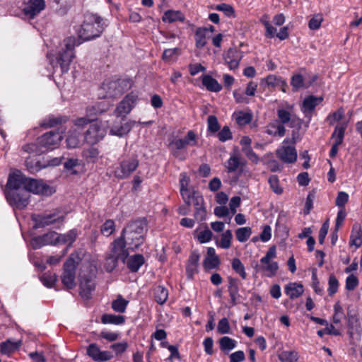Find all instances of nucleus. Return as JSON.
I'll return each mask as SVG.
<instances>
[{
  "label": "nucleus",
  "mask_w": 362,
  "mask_h": 362,
  "mask_svg": "<svg viewBox=\"0 0 362 362\" xmlns=\"http://www.w3.org/2000/svg\"><path fill=\"white\" fill-rule=\"evenodd\" d=\"M146 231V221L137 219L127 223L123 228L120 237L125 240L128 249L134 250L144 243Z\"/></svg>",
  "instance_id": "nucleus-1"
},
{
  "label": "nucleus",
  "mask_w": 362,
  "mask_h": 362,
  "mask_svg": "<svg viewBox=\"0 0 362 362\" xmlns=\"http://www.w3.org/2000/svg\"><path fill=\"white\" fill-rule=\"evenodd\" d=\"M103 18L95 14H88L78 31V37L88 41L99 37L104 30Z\"/></svg>",
  "instance_id": "nucleus-2"
},
{
  "label": "nucleus",
  "mask_w": 362,
  "mask_h": 362,
  "mask_svg": "<svg viewBox=\"0 0 362 362\" xmlns=\"http://www.w3.org/2000/svg\"><path fill=\"white\" fill-rule=\"evenodd\" d=\"M81 44V42L74 37H69L64 40L65 47L59 52L56 58L57 63L60 65L63 73L67 72L70 64L74 58V48Z\"/></svg>",
  "instance_id": "nucleus-3"
},
{
  "label": "nucleus",
  "mask_w": 362,
  "mask_h": 362,
  "mask_svg": "<svg viewBox=\"0 0 362 362\" xmlns=\"http://www.w3.org/2000/svg\"><path fill=\"white\" fill-rule=\"evenodd\" d=\"M80 262V257L77 253H72L64 264V272L62 275V282L68 289H72L76 286V269Z\"/></svg>",
  "instance_id": "nucleus-4"
},
{
  "label": "nucleus",
  "mask_w": 362,
  "mask_h": 362,
  "mask_svg": "<svg viewBox=\"0 0 362 362\" xmlns=\"http://www.w3.org/2000/svg\"><path fill=\"white\" fill-rule=\"evenodd\" d=\"M346 317L347 318L348 333L351 339V342L354 344L360 339L362 329L359 322L358 313L351 305L347 307Z\"/></svg>",
  "instance_id": "nucleus-5"
},
{
  "label": "nucleus",
  "mask_w": 362,
  "mask_h": 362,
  "mask_svg": "<svg viewBox=\"0 0 362 362\" xmlns=\"http://www.w3.org/2000/svg\"><path fill=\"white\" fill-rule=\"evenodd\" d=\"M30 197L28 192L23 188L20 190H8L6 194L9 204L18 209H23L28 205Z\"/></svg>",
  "instance_id": "nucleus-6"
},
{
  "label": "nucleus",
  "mask_w": 362,
  "mask_h": 362,
  "mask_svg": "<svg viewBox=\"0 0 362 362\" xmlns=\"http://www.w3.org/2000/svg\"><path fill=\"white\" fill-rule=\"evenodd\" d=\"M28 193L30 192L36 194L51 195L54 193L53 189L45 184L42 180L33 178L26 177L24 179V187Z\"/></svg>",
  "instance_id": "nucleus-7"
},
{
  "label": "nucleus",
  "mask_w": 362,
  "mask_h": 362,
  "mask_svg": "<svg viewBox=\"0 0 362 362\" xmlns=\"http://www.w3.org/2000/svg\"><path fill=\"white\" fill-rule=\"evenodd\" d=\"M95 274L86 269L79 274L80 294L82 298L88 299L92 291L95 289Z\"/></svg>",
  "instance_id": "nucleus-8"
},
{
  "label": "nucleus",
  "mask_w": 362,
  "mask_h": 362,
  "mask_svg": "<svg viewBox=\"0 0 362 362\" xmlns=\"http://www.w3.org/2000/svg\"><path fill=\"white\" fill-rule=\"evenodd\" d=\"M196 143V134L193 131H189L185 138L170 141L168 146L172 154L175 157L179 158L180 150L185 148L188 145H195Z\"/></svg>",
  "instance_id": "nucleus-9"
},
{
  "label": "nucleus",
  "mask_w": 362,
  "mask_h": 362,
  "mask_svg": "<svg viewBox=\"0 0 362 362\" xmlns=\"http://www.w3.org/2000/svg\"><path fill=\"white\" fill-rule=\"evenodd\" d=\"M139 160L136 157L123 160L115 171V175L119 179L127 178L139 166Z\"/></svg>",
  "instance_id": "nucleus-10"
},
{
  "label": "nucleus",
  "mask_w": 362,
  "mask_h": 362,
  "mask_svg": "<svg viewBox=\"0 0 362 362\" xmlns=\"http://www.w3.org/2000/svg\"><path fill=\"white\" fill-rule=\"evenodd\" d=\"M62 136L57 132L51 131L38 137L39 142L44 153L53 150L58 146Z\"/></svg>",
  "instance_id": "nucleus-11"
},
{
  "label": "nucleus",
  "mask_w": 362,
  "mask_h": 362,
  "mask_svg": "<svg viewBox=\"0 0 362 362\" xmlns=\"http://www.w3.org/2000/svg\"><path fill=\"white\" fill-rule=\"evenodd\" d=\"M59 211L55 210L52 213L37 214L33 216V220L38 227H45L55 223H62L64 218L62 215H59Z\"/></svg>",
  "instance_id": "nucleus-12"
},
{
  "label": "nucleus",
  "mask_w": 362,
  "mask_h": 362,
  "mask_svg": "<svg viewBox=\"0 0 362 362\" xmlns=\"http://www.w3.org/2000/svg\"><path fill=\"white\" fill-rule=\"evenodd\" d=\"M45 8V0H23V12L30 19H33Z\"/></svg>",
  "instance_id": "nucleus-13"
},
{
  "label": "nucleus",
  "mask_w": 362,
  "mask_h": 362,
  "mask_svg": "<svg viewBox=\"0 0 362 362\" xmlns=\"http://www.w3.org/2000/svg\"><path fill=\"white\" fill-rule=\"evenodd\" d=\"M59 234L54 231H50L42 235L35 237L31 240L33 249H39L47 245H56L59 243Z\"/></svg>",
  "instance_id": "nucleus-14"
},
{
  "label": "nucleus",
  "mask_w": 362,
  "mask_h": 362,
  "mask_svg": "<svg viewBox=\"0 0 362 362\" xmlns=\"http://www.w3.org/2000/svg\"><path fill=\"white\" fill-rule=\"evenodd\" d=\"M106 134L105 129L98 123L90 125L85 133V141L87 144L94 145L103 139Z\"/></svg>",
  "instance_id": "nucleus-15"
},
{
  "label": "nucleus",
  "mask_w": 362,
  "mask_h": 362,
  "mask_svg": "<svg viewBox=\"0 0 362 362\" xmlns=\"http://www.w3.org/2000/svg\"><path fill=\"white\" fill-rule=\"evenodd\" d=\"M137 99V95L134 94L133 92L127 94L117 106L115 110V115L117 117H121L129 114L134 107Z\"/></svg>",
  "instance_id": "nucleus-16"
},
{
  "label": "nucleus",
  "mask_w": 362,
  "mask_h": 362,
  "mask_svg": "<svg viewBox=\"0 0 362 362\" xmlns=\"http://www.w3.org/2000/svg\"><path fill=\"white\" fill-rule=\"evenodd\" d=\"M125 240H123L121 237L116 238L111 244V252L110 253L121 260L122 262H124L126 259L129 256V250Z\"/></svg>",
  "instance_id": "nucleus-17"
},
{
  "label": "nucleus",
  "mask_w": 362,
  "mask_h": 362,
  "mask_svg": "<svg viewBox=\"0 0 362 362\" xmlns=\"http://www.w3.org/2000/svg\"><path fill=\"white\" fill-rule=\"evenodd\" d=\"M87 354L93 361L97 362H104L111 360L113 355L110 351H101L96 344H90L87 347Z\"/></svg>",
  "instance_id": "nucleus-18"
},
{
  "label": "nucleus",
  "mask_w": 362,
  "mask_h": 362,
  "mask_svg": "<svg viewBox=\"0 0 362 362\" xmlns=\"http://www.w3.org/2000/svg\"><path fill=\"white\" fill-rule=\"evenodd\" d=\"M276 255V247L273 245L269 248L265 256L260 259L261 263L266 264L265 269L269 273L268 274L269 276H274L279 269L278 263L276 262L271 261V259L274 258Z\"/></svg>",
  "instance_id": "nucleus-19"
},
{
  "label": "nucleus",
  "mask_w": 362,
  "mask_h": 362,
  "mask_svg": "<svg viewBox=\"0 0 362 362\" xmlns=\"http://www.w3.org/2000/svg\"><path fill=\"white\" fill-rule=\"evenodd\" d=\"M346 127V123L341 124L340 125H337L335 127L334 131L332 135V138L334 139L335 140L334 144H332V148L329 152V156L331 158L335 157L336 155L337 154L338 146L341 145L343 141Z\"/></svg>",
  "instance_id": "nucleus-20"
},
{
  "label": "nucleus",
  "mask_w": 362,
  "mask_h": 362,
  "mask_svg": "<svg viewBox=\"0 0 362 362\" xmlns=\"http://www.w3.org/2000/svg\"><path fill=\"white\" fill-rule=\"evenodd\" d=\"M276 156L284 163H292L296 160L297 152L294 147L283 145L276 151Z\"/></svg>",
  "instance_id": "nucleus-21"
},
{
  "label": "nucleus",
  "mask_w": 362,
  "mask_h": 362,
  "mask_svg": "<svg viewBox=\"0 0 362 362\" xmlns=\"http://www.w3.org/2000/svg\"><path fill=\"white\" fill-rule=\"evenodd\" d=\"M192 204L195 208L194 218L198 221L205 220L206 211L204 206L203 197L197 192H193Z\"/></svg>",
  "instance_id": "nucleus-22"
},
{
  "label": "nucleus",
  "mask_w": 362,
  "mask_h": 362,
  "mask_svg": "<svg viewBox=\"0 0 362 362\" xmlns=\"http://www.w3.org/2000/svg\"><path fill=\"white\" fill-rule=\"evenodd\" d=\"M189 178L185 175H182L180 179V194L186 205L190 206L191 199L193 198V189L188 188Z\"/></svg>",
  "instance_id": "nucleus-23"
},
{
  "label": "nucleus",
  "mask_w": 362,
  "mask_h": 362,
  "mask_svg": "<svg viewBox=\"0 0 362 362\" xmlns=\"http://www.w3.org/2000/svg\"><path fill=\"white\" fill-rule=\"evenodd\" d=\"M242 56L240 53L234 48H230L226 54H223L225 62L228 65L231 70L238 67Z\"/></svg>",
  "instance_id": "nucleus-24"
},
{
  "label": "nucleus",
  "mask_w": 362,
  "mask_h": 362,
  "mask_svg": "<svg viewBox=\"0 0 362 362\" xmlns=\"http://www.w3.org/2000/svg\"><path fill=\"white\" fill-rule=\"evenodd\" d=\"M228 291L230 298V303L233 306L237 304L239 298V280L232 276L228 277Z\"/></svg>",
  "instance_id": "nucleus-25"
},
{
  "label": "nucleus",
  "mask_w": 362,
  "mask_h": 362,
  "mask_svg": "<svg viewBox=\"0 0 362 362\" xmlns=\"http://www.w3.org/2000/svg\"><path fill=\"white\" fill-rule=\"evenodd\" d=\"M199 257V253L196 251L190 254L186 267V272L189 278H192L194 274L197 273Z\"/></svg>",
  "instance_id": "nucleus-26"
},
{
  "label": "nucleus",
  "mask_w": 362,
  "mask_h": 362,
  "mask_svg": "<svg viewBox=\"0 0 362 362\" xmlns=\"http://www.w3.org/2000/svg\"><path fill=\"white\" fill-rule=\"evenodd\" d=\"M323 98L322 97H316L314 95H310L305 98L303 100L302 105L303 112L307 115L311 114L315 110V107L318 105Z\"/></svg>",
  "instance_id": "nucleus-27"
},
{
  "label": "nucleus",
  "mask_w": 362,
  "mask_h": 362,
  "mask_svg": "<svg viewBox=\"0 0 362 362\" xmlns=\"http://www.w3.org/2000/svg\"><path fill=\"white\" fill-rule=\"evenodd\" d=\"M266 133L272 136L282 137L286 134V128L278 120H275L266 127Z\"/></svg>",
  "instance_id": "nucleus-28"
},
{
  "label": "nucleus",
  "mask_w": 362,
  "mask_h": 362,
  "mask_svg": "<svg viewBox=\"0 0 362 362\" xmlns=\"http://www.w3.org/2000/svg\"><path fill=\"white\" fill-rule=\"evenodd\" d=\"M264 81L268 87L279 88L282 92H286L287 83L282 78L276 77L275 75H269Z\"/></svg>",
  "instance_id": "nucleus-29"
},
{
  "label": "nucleus",
  "mask_w": 362,
  "mask_h": 362,
  "mask_svg": "<svg viewBox=\"0 0 362 362\" xmlns=\"http://www.w3.org/2000/svg\"><path fill=\"white\" fill-rule=\"evenodd\" d=\"M202 82L209 91L217 93L222 89V86L210 75L202 76Z\"/></svg>",
  "instance_id": "nucleus-30"
},
{
  "label": "nucleus",
  "mask_w": 362,
  "mask_h": 362,
  "mask_svg": "<svg viewBox=\"0 0 362 362\" xmlns=\"http://www.w3.org/2000/svg\"><path fill=\"white\" fill-rule=\"evenodd\" d=\"M21 149L23 153L28 155L37 156L44 153L38 138L33 142L23 145Z\"/></svg>",
  "instance_id": "nucleus-31"
},
{
  "label": "nucleus",
  "mask_w": 362,
  "mask_h": 362,
  "mask_svg": "<svg viewBox=\"0 0 362 362\" xmlns=\"http://www.w3.org/2000/svg\"><path fill=\"white\" fill-rule=\"evenodd\" d=\"M103 88L108 97L115 98L122 94V89L119 88L117 80L103 83Z\"/></svg>",
  "instance_id": "nucleus-32"
},
{
  "label": "nucleus",
  "mask_w": 362,
  "mask_h": 362,
  "mask_svg": "<svg viewBox=\"0 0 362 362\" xmlns=\"http://www.w3.org/2000/svg\"><path fill=\"white\" fill-rule=\"evenodd\" d=\"M162 20L163 22L169 23L176 21L183 22L185 21V16L180 11L168 10L164 13Z\"/></svg>",
  "instance_id": "nucleus-33"
},
{
  "label": "nucleus",
  "mask_w": 362,
  "mask_h": 362,
  "mask_svg": "<svg viewBox=\"0 0 362 362\" xmlns=\"http://www.w3.org/2000/svg\"><path fill=\"white\" fill-rule=\"evenodd\" d=\"M350 245H354L356 248L362 245V228L361 226L356 223L353 226L350 237Z\"/></svg>",
  "instance_id": "nucleus-34"
},
{
  "label": "nucleus",
  "mask_w": 362,
  "mask_h": 362,
  "mask_svg": "<svg viewBox=\"0 0 362 362\" xmlns=\"http://www.w3.org/2000/svg\"><path fill=\"white\" fill-rule=\"evenodd\" d=\"M24 179L26 177L23 175H10L7 182L8 190H20L24 187Z\"/></svg>",
  "instance_id": "nucleus-35"
},
{
  "label": "nucleus",
  "mask_w": 362,
  "mask_h": 362,
  "mask_svg": "<svg viewBox=\"0 0 362 362\" xmlns=\"http://www.w3.org/2000/svg\"><path fill=\"white\" fill-rule=\"evenodd\" d=\"M82 156L88 163H96L101 158L100 151L93 146L85 148L82 152Z\"/></svg>",
  "instance_id": "nucleus-36"
},
{
  "label": "nucleus",
  "mask_w": 362,
  "mask_h": 362,
  "mask_svg": "<svg viewBox=\"0 0 362 362\" xmlns=\"http://www.w3.org/2000/svg\"><path fill=\"white\" fill-rule=\"evenodd\" d=\"M144 263V257L142 255H134L131 256L127 262L129 269L132 272H136L140 267Z\"/></svg>",
  "instance_id": "nucleus-37"
},
{
  "label": "nucleus",
  "mask_w": 362,
  "mask_h": 362,
  "mask_svg": "<svg viewBox=\"0 0 362 362\" xmlns=\"http://www.w3.org/2000/svg\"><path fill=\"white\" fill-rule=\"evenodd\" d=\"M285 293L291 298H296L303 293V285L297 283H291L285 287Z\"/></svg>",
  "instance_id": "nucleus-38"
},
{
  "label": "nucleus",
  "mask_w": 362,
  "mask_h": 362,
  "mask_svg": "<svg viewBox=\"0 0 362 362\" xmlns=\"http://www.w3.org/2000/svg\"><path fill=\"white\" fill-rule=\"evenodd\" d=\"M153 296L158 304L163 305L168 298V291L163 286H156L153 289Z\"/></svg>",
  "instance_id": "nucleus-39"
},
{
  "label": "nucleus",
  "mask_w": 362,
  "mask_h": 362,
  "mask_svg": "<svg viewBox=\"0 0 362 362\" xmlns=\"http://www.w3.org/2000/svg\"><path fill=\"white\" fill-rule=\"evenodd\" d=\"M133 123L132 122H125L120 126H114L111 128L110 132L112 135L122 136L127 134L132 129Z\"/></svg>",
  "instance_id": "nucleus-40"
},
{
  "label": "nucleus",
  "mask_w": 362,
  "mask_h": 362,
  "mask_svg": "<svg viewBox=\"0 0 362 362\" xmlns=\"http://www.w3.org/2000/svg\"><path fill=\"white\" fill-rule=\"evenodd\" d=\"M220 349L225 354H228L231 350L235 348L236 341L229 337H223L220 338L219 341Z\"/></svg>",
  "instance_id": "nucleus-41"
},
{
  "label": "nucleus",
  "mask_w": 362,
  "mask_h": 362,
  "mask_svg": "<svg viewBox=\"0 0 362 362\" xmlns=\"http://www.w3.org/2000/svg\"><path fill=\"white\" fill-rule=\"evenodd\" d=\"M25 166L28 170L30 173H36L39 172L40 170L45 168L46 165L45 164V161L42 162L40 160L34 161L33 160L27 159L25 160Z\"/></svg>",
  "instance_id": "nucleus-42"
},
{
  "label": "nucleus",
  "mask_w": 362,
  "mask_h": 362,
  "mask_svg": "<svg viewBox=\"0 0 362 362\" xmlns=\"http://www.w3.org/2000/svg\"><path fill=\"white\" fill-rule=\"evenodd\" d=\"M207 32L206 28H199L195 33V42L197 48H202L206 44V34Z\"/></svg>",
  "instance_id": "nucleus-43"
},
{
  "label": "nucleus",
  "mask_w": 362,
  "mask_h": 362,
  "mask_svg": "<svg viewBox=\"0 0 362 362\" xmlns=\"http://www.w3.org/2000/svg\"><path fill=\"white\" fill-rule=\"evenodd\" d=\"M101 321L103 324L122 325L124 322V317L112 314H105L102 316Z\"/></svg>",
  "instance_id": "nucleus-44"
},
{
  "label": "nucleus",
  "mask_w": 362,
  "mask_h": 362,
  "mask_svg": "<svg viewBox=\"0 0 362 362\" xmlns=\"http://www.w3.org/2000/svg\"><path fill=\"white\" fill-rule=\"evenodd\" d=\"M129 303V301L122 298V296L119 295L117 298L112 301V308L120 313H123L126 310V308Z\"/></svg>",
  "instance_id": "nucleus-45"
},
{
  "label": "nucleus",
  "mask_w": 362,
  "mask_h": 362,
  "mask_svg": "<svg viewBox=\"0 0 362 362\" xmlns=\"http://www.w3.org/2000/svg\"><path fill=\"white\" fill-rule=\"evenodd\" d=\"M194 235L200 243H205L209 242L211 240L213 233L206 225L204 230L198 233V230H196L194 233Z\"/></svg>",
  "instance_id": "nucleus-46"
},
{
  "label": "nucleus",
  "mask_w": 362,
  "mask_h": 362,
  "mask_svg": "<svg viewBox=\"0 0 362 362\" xmlns=\"http://www.w3.org/2000/svg\"><path fill=\"white\" fill-rule=\"evenodd\" d=\"M77 237V231L76 230H71L66 234H59V243H67L69 248L72 243L76 240Z\"/></svg>",
  "instance_id": "nucleus-47"
},
{
  "label": "nucleus",
  "mask_w": 362,
  "mask_h": 362,
  "mask_svg": "<svg viewBox=\"0 0 362 362\" xmlns=\"http://www.w3.org/2000/svg\"><path fill=\"white\" fill-rule=\"evenodd\" d=\"M252 234L250 227L239 228L235 230V236L239 242L244 243L247 240Z\"/></svg>",
  "instance_id": "nucleus-48"
},
{
  "label": "nucleus",
  "mask_w": 362,
  "mask_h": 362,
  "mask_svg": "<svg viewBox=\"0 0 362 362\" xmlns=\"http://www.w3.org/2000/svg\"><path fill=\"white\" fill-rule=\"evenodd\" d=\"M115 230V223L113 220L107 219L101 226L100 232L105 236H110Z\"/></svg>",
  "instance_id": "nucleus-49"
},
{
  "label": "nucleus",
  "mask_w": 362,
  "mask_h": 362,
  "mask_svg": "<svg viewBox=\"0 0 362 362\" xmlns=\"http://www.w3.org/2000/svg\"><path fill=\"white\" fill-rule=\"evenodd\" d=\"M232 237L231 231L230 230H226L222 233L221 240L217 243L218 246L223 249L229 248L231 245Z\"/></svg>",
  "instance_id": "nucleus-50"
},
{
  "label": "nucleus",
  "mask_w": 362,
  "mask_h": 362,
  "mask_svg": "<svg viewBox=\"0 0 362 362\" xmlns=\"http://www.w3.org/2000/svg\"><path fill=\"white\" fill-rule=\"evenodd\" d=\"M231 264L233 269L243 279H245L247 274L245 272V267L241 261L238 258H234L232 260Z\"/></svg>",
  "instance_id": "nucleus-51"
},
{
  "label": "nucleus",
  "mask_w": 362,
  "mask_h": 362,
  "mask_svg": "<svg viewBox=\"0 0 362 362\" xmlns=\"http://www.w3.org/2000/svg\"><path fill=\"white\" fill-rule=\"evenodd\" d=\"M279 357L282 362H296L298 358V355L295 351H285L281 352Z\"/></svg>",
  "instance_id": "nucleus-52"
},
{
  "label": "nucleus",
  "mask_w": 362,
  "mask_h": 362,
  "mask_svg": "<svg viewBox=\"0 0 362 362\" xmlns=\"http://www.w3.org/2000/svg\"><path fill=\"white\" fill-rule=\"evenodd\" d=\"M334 315H333V322L336 325L340 324L341 319L346 317V315H344L343 308L339 302H337L334 305Z\"/></svg>",
  "instance_id": "nucleus-53"
},
{
  "label": "nucleus",
  "mask_w": 362,
  "mask_h": 362,
  "mask_svg": "<svg viewBox=\"0 0 362 362\" xmlns=\"http://www.w3.org/2000/svg\"><path fill=\"white\" fill-rule=\"evenodd\" d=\"M252 115L251 113L245 112L242 111L237 113L235 116L236 122L240 126H244L245 124H249L252 121Z\"/></svg>",
  "instance_id": "nucleus-54"
},
{
  "label": "nucleus",
  "mask_w": 362,
  "mask_h": 362,
  "mask_svg": "<svg viewBox=\"0 0 362 362\" xmlns=\"http://www.w3.org/2000/svg\"><path fill=\"white\" fill-rule=\"evenodd\" d=\"M324 18L322 13L313 15L308 22V28L313 30H318Z\"/></svg>",
  "instance_id": "nucleus-55"
},
{
  "label": "nucleus",
  "mask_w": 362,
  "mask_h": 362,
  "mask_svg": "<svg viewBox=\"0 0 362 362\" xmlns=\"http://www.w3.org/2000/svg\"><path fill=\"white\" fill-rule=\"evenodd\" d=\"M269 183L272 191L276 194H281L283 189L279 185V180L277 175H272L269 177Z\"/></svg>",
  "instance_id": "nucleus-56"
},
{
  "label": "nucleus",
  "mask_w": 362,
  "mask_h": 362,
  "mask_svg": "<svg viewBox=\"0 0 362 362\" xmlns=\"http://www.w3.org/2000/svg\"><path fill=\"white\" fill-rule=\"evenodd\" d=\"M208 131L211 134L216 133L220 130L221 126L215 115H209L207 119Z\"/></svg>",
  "instance_id": "nucleus-57"
},
{
  "label": "nucleus",
  "mask_w": 362,
  "mask_h": 362,
  "mask_svg": "<svg viewBox=\"0 0 362 362\" xmlns=\"http://www.w3.org/2000/svg\"><path fill=\"white\" fill-rule=\"evenodd\" d=\"M240 166V158L238 155H234L227 161V171L228 173H233L237 170Z\"/></svg>",
  "instance_id": "nucleus-58"
},
{
  "label": "nucleus",
  "mask_w": 362,
  "mask_h": 362,
  "mask_svg": "<svg viewBox=\"0 0 362 362\" xmlns=\"http://www.w3.org/2000/svg\"><path fill=\"white\" fill-rule=\"evenodd\" d=\"M67 121V117L65 116L51 117L42 125L46 127H53L58 124H62Z\"/></svg>",
  "instance_id": "nucleus-59"
},
{
  "label": "nucleus",
  "mask_w": 362,
  "mask_h": 362,
  "mask_svg": "<svg viewBox=\"0 0 362 362\" xmlns=\"http://www.w3.org/2000/svg\"><path fill=\"white\" fill-rule=\"evenodd\" d=\"M291 85L293 91H298L305 87L303 76L300 74L293 75L291 77Z\"/></svg>",
  "instance_id": "nucleus-60"
},
{
  "label": "nucleus",
  "mask_w": 362,
  "mask_h": 362,
  "mask_svg": "<svg viewBox=\"0 0 362 362\" xmlns=\"http://www.w3.org/2000/svg\"><path fill=\"white\" fill-rule=\"evenodd\" d=\"M220 264V259L218 257H206L204 262L203 266L205 269H213L215 268L218 267Z\"/></svg>",
  "instance_id": "nucleus-61"
},
{
  "label": "nucleus",
  "mask_w": 362,
  "mask_h": 362,
  "mask_svg": "<svg viewBox=\"0 0 362 362\" xmlns=\"http://www.w3.org/2000/svg\"><path fill=\"white\" fill-rule=\"evenodd\" d=\"M277 116L279 118V122L283 125L288 123L290 121L293 122V120L291 119V114L289 111L284 109H278L277 110Z\"/></svg>",
  "instance_id": "nucleus-62"
},
{
  "label": "nucleus",
  "mask_w": 362,
  "mask_h": 362,
  "mask_svg": "<svg viewBox=\"0 0 362 362\" xmlns=\"http://www.w3.org/2000/svg\"><path fill=\"white\" fill-rule=\"evenodd\" d=\"M119 259L115 256L110 253L105 260V268L107 272H111L117 265V262Z\"/></svg>",
  "instance_id": "nucleus-63"
},
{
  "label": "nucleus",
  "mask_w": 362,
  "mask_h": 362,
  "mask_svg": "<svg viewBox=\"0 0 362 362\" xmlns=\"http://www.w3.org/2000/svg\"><path fill=\"white\" fill-rule=\"evenodd\" d=\"M230 327L228 322V320L226 317H223L218 321L217 326V332L219 334H224L230 332Z\"/></svg>",
  "instance_id": "nucleus-64"
}]
</instances>
